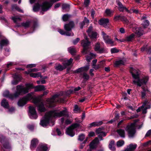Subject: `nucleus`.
Listing matches in <instances>:
<instances>
[{"label":"nucleus","mask_w":151,"mask_h":151,"mask_svg":"<svg viewBox=\"0 0 151 151\" xmlns=\"http://www.w3.org/2000/svg\"><path fill=\"white\" fill-rule=\"evenodd\" d=\"M121 19L122 21L124 22V23H127L129 22L127 19L124 16H121Z\"/></svg>","instance_id":"obj_47"},{"label":"nucleus","mask_w":151,"mask_h":151,"mask_svg":"<svg viewBox=\"0 0 151 151\" xmlns=\"http://www.w3.org/2000/svg\"><path fill=\"white\" fill-rule=\"evenodd\" d=\"M149 25V22L147 20H145L143 24V27L144 29L147 28Z\"/></svg>","instance_id":"obj_43"},{"label":"nucleus","mask_w":151,"mask_h":151,"mask_svg":"<svg viewBox=\"0 0 151 151\" xmlns=\"http://www.w3.org/2000/svg\"><path fill=\"white\" fill-rule=\"evenodd\" d=\"M95 51L97 52L103 53L105 52L106 50L104 47H101L100 44L99 42L96 43L94 47Z\"/></svg>","instance_id":"obj_13"},{"label":"nucleus","mask_w":151,"mask_h":151,"mask_svg":"<svg viewBox=\"0 0 151 151\" xmlns=\"http://www.w3.org/2000/svg\"><path fill=\"white\" fill-rule=\"evenodd\" d=\"M141 50L142 51H146L147 53L149 54L151 53V48L150 47H147V46L143 47L141 48Z\"/></svg>","instance_id":"obj_29"},{"label":"nucleus","mask_w":151,"mask_h":151,"mask_svg":"<svg viewBox=\"0 0 151 151\" xmlns=\"http://www.w3.org/2000/svg\"><path fill=\"white\" fill-rule=\"evenodd\" d=\"M97 61V60L96 59L94 60L93 61V68H94L95 69H97L101 67L102 66L104 63V62L101 61L100 62V64L99 65H95Z\"/></svg>","instance_id":"obj_23"},{"label":"nucleus","mask_w":151,"mask_h":151,"mask_svg":"<svg viewBox=\"0 0 151 151\" xmlns=\"http://www.w3.org/2000/svg\"><path fill=\"white\" fill-rule=\"evenodd\" d=\"M55 69L57 70L61 71L66 68V67L60 64H56L55 66Z\"/></svg>","instance_id":"obj_24"},{"label":"nucleus","mask_w":151,"mask_h":151,"mask_svg":"<svg viewBox=\"0 0 151 151\" xmlns=\"http://www.w3.org/2000/svg\"><path fill=\"white\" fill-rule=\"evenodd\" d=\"M58 31L62 35H65L68 36H73L74 35L73 33L72 32H65L64 30L60 29H59Z\"/></svg>","instance_id":"obj_25"},{"label":"nucleus","mask_w":151,"mask_h":151,"mask_svg":"<svg viewBox=\"0 0 151 151\" xmlns=\"http://www.w3.org/2000/svg\"><path fill=\"white\" fill-rule=\"evenodd\" d=\"M35 91H39L45 90V86L43 85H38L35 87Z\"/></svg>","instance_id":"obj_27"},{"label":"nucleus","mask_w":151,"mask_h":151,"mask_svg":"<svg viewBox=\"0 0 151 151\" xmlns=\"http://www.w3.org/2000/svg\"><path fill=\"white\" fill-rule=\"evenodd\" d=\"M69 5L67 4H64L62 6V9H64L67 8H69Z\"/></svg>","instance_id":"obj_51"},{"label":"nucleus","mask_w":151,"mask_h":151,"mask_svg":"<svg viewBox=\"0 0 151 151\" xmlns=\"http://www.w3.org/2000/svg\"><path fill=\"white\" fill-rule=\"evenodd\" d=\"M137 145L136 144H130L128 146L127 148L125 150V151H134L137 147Z\"/></svg>","instance_id":"obj_21"},{"label":"nucleus","mask_w":151,"mask_h":151,"mask_svg":"<svg viewBox=\"0 0 151 151\" xmlns=\"http://www.w3.org/2000/svg\"><path fill=\"white\" fill-rule=\"evenodd\" d=\"M8 41L5 40H3L1 41L0 45L1 47L4 46L8 44Z\"/></svg>","instance_id":"obj_37"},{"label":"nucleus","mask_w":151,"mask_h":151,"mask_svg":"<svg viewBox=\"0 0 151 151\" xmlns=\"http://www.w3.org/2000/svg\"><path fill=\"white\" fill-rule=\"evenodd\" d=\"M111 53H115L118 52V50L116 48L111 49Z\"/></svg>","instance_id":"obj_50"},{"label":"nucleus","mask_w":151,"mask_h":151,"mask_svg":"<svg viewBox=\"0 0 151 151\" xmlns=\"http://www.w3.org/2000/svg\"><path fill=\"white\" fill-rule=\"evenodd\" d=\"M12 19L15 23H17L21 21V19L17 16H15L12 17Z\"/></svg>","instance_id":"obj_39"},{"label":"nucleus","mask_w":151,"mask_h":151,"mask_svg":"<svg viewBox=\"0 0 151 151\" xmlns=\"http://www.w3.org/2000/svg\"><path fill=\"white\" fill-rule=\"evenodd\" d=\"M117 132L120 137L122 138L125 137V132L124 130L120 129L117 130Z\"/></svg>","instance_id":"obj_28"},{"label":"nucleus","mask_w":151,"mask_h":151,"mask_svg":"<svg viewBox=\"0 0 151 151\" xmlns=\"http://www.w3.org/2000/svg\"><path fill=\"white\" fill-rule=\"evenodd\" d=\"M102 124V121L99 122H93L89 124V127H91L93 126H98L101 125Z\"/></svg>","instance_id":"obj_31"},{"label":"nucleus","mask_w":151,"mask_h":151,"mask_svg":"<svg viewBox=\"0 0 151 151\" xmlns=\"http://www.w3.org/2000/svg\"><path fill=\"white\" fill-rule=\"evenodd\" d=\"M151 135V129L149 130L148 131L146 134L145 136L148 137Z\"/></svg>","instance_id":"obj_59"},{"label":"nucleus","mask_w":151,"mask_h":151,"mask_svg":"<svg viewBox=\"0 0 151 151\" xmlns=\"http://www.w3.org/2000/svg\"><path fill=\"white\" fill-rule=\"evenodd\" d=\"M96 132L97 134H99L98 137L100 139V140H102V137L105 136L106 135V133L104 132L103 129L99 128L96 130Z\"/></svg>","instance_id":"obj_17"},{"label":"nucleus","mask_w":151,"mask_h":151,"mask_svg":"<svg viewBox=\"0 0 151 151\" xmlns=\"http://www.w3.org/2000/svg\"><path fill=\"white\" fill-rule=\"evenodd\" d=\"M84 40H83L81 41V45L83 47V52L89 48V46L91 44V42L89 41L88 38L86 35H84Z\"/></svg>","instance_id":"obj_8"},{"label":"nucleus","mask_w":151,"mask_h":151,"mask_svg":"<svg viewBox=\"0 0 151 151\" xmlns=\"http://www.w3.org/2000/svg\"><path fill=\"white\" fill-rule=\"evenodd\" d=\"M80 40L79 38H77L76 39L73 41V43L74 45L76 44Z\"/></svg>","instance_id":"obj_56"},{"label":"nucleus","mask_w":151,"mask_h":151,"mask_svg":"<svg viewBox=\"0 0 151 151\" xmlns=\"http://www.w3.org/2000/svg\"><path fill=\"white\" fill-rule=\"evenodd\" d=\"M87 32L88 35L92 40L96 38L98 34L96 32L93 31V27L91 26L89 27L88 30H87Z\"/></svg>","instance_id":"obj_10"},{"label":"nucleus","mask_w":151,"mask_h":151,"mask_svg":"<svg viewBox=\"0 0 151 151\" xmlns=\"http://www.w3.org/2000/svg\"><path fill=\"white\" fill-rule=\"evenodd\" d=\"M33 93H30L20 99L18 102V105L20 106H23L26 104L28 101L33 99V102L37 107L38 111L41 112L45 111L46 109L41 98L37 97L33 98Z\"/></svg>","instance_id":"obj_1"},{"label":"nucleus","mask_w":151,"mask_h":151,"mask_svg":"<svg viewBox=\"0 0 151 151\" xmlns=\"http://www.w3.org/2000/svg\"><path fill=\"white\" fill-rule=\"evenodd\" d=\"M85 136L83 134H82L79 136L78 139L81 141H82L85 138Z\"/></svg>","instance_id":"obj_46"},{"label":"nucleus","mask_w":151,"mask_h":151,"mask_svg":"<svg viewBox=\"0 0 151 151\" xmlns=\"http://www.w3.org/2000/svg\"><path fill=\"white\" fill-rule=\"evenodd\" d=\"M30 130H32L34 129V126L32 125H29L27 127Z\"/></svg>","instance_id":"obj_63"},{"label":"nucleus","mask_w":151,"mask_h":151,"mask_svg":"<svg viewBox=\"0 0 151 151\" xmlns=\"http://www.w3.org/2000/svg\"><path fill=\"white\" fill-rule=\"evenodd\" d=\"M114 145V141H111L109 144V147L111 150L113 151H114L115 150Z\"/></svg>","instance_id":"obj_33"},{"label":"nucleus","mask_w":151,"mask_h":151,"mask_svg":"<svg viewBox=\"0 0 151 151\" xmlns=\"http://www.w3.org/2000/svg\"><path fill=\"white\" fill-rule=\"evenodd\" d=\"M36 66V65L35 64H30L27 65V68H32L35 67Z\"/></svg>","instance_id":"obj_55"},{"label":"nucleus","mask_w":151,"mask_h":151,"mask_svg":"<svg viewBox=\"0 0 151 151\" xmlns=\"http://www.w3.org/2000/svg\"><path fill=\"white\" fill-rule=\"evenodd\" d=\"M13 8L17 10H18L19 11L21 12L22 10L19 8L16 5H14L13 6Z\"/></svg>","instance_id":"obj_52"},{"label":"nucleus","mask_w":151,"mask_h":151,"mask_svg":"<svg viewBox=\"0 0 151 151\" xmlns=\"http://www.w3.org/2000/svg\"><path fill=\"white\" fill-rule=\"evenodd\" d=\"M36 150L37 151H48V148L46 144L41 143L39 144Z\"/></svg>","instance_id":"obj_15"},{"label":"nucleus","mask_w":151,"mask_h":151,"mask_svg":"<svg viewBox=\"0 0 151 151\" xmlns=\"http://www.w3.org/2000/svg\"><path fill=\"white\" fill-rule=\"evenodd\" d=\"M80 125L78 123H75L72 124L67 129L66 133L67 134L71 137H73L75 135L74 129L76 128L80 127Z\"/></svg>","instance_id":"obj_7"},{"label":"nucleus","mask_w":151,"mask_h":151,"mask_svg":"<svg viewBox=\"0 0 151 151\" xmlns=\"http://www.w3.org/2000/svg\"><path fill=\"white\" fill-rule=\"evenodd\" d=\"M67 114V111L66 109L61 111L58 110L50 111L45 114L43 119L41 121L40 124L43 127L46 126L49 123L50 126H53L54 123L52 121V118L60 117L66 115Z\"/></svg>","instance_id":"obj_2"},{"label":"nucleus","mask_w":151,"mask_h":151,"mask_svg":"<svg viewBox=\"0 0 151 151\" xmlns=\"http://www.w3.org/2000/svg\"><path fill=\"white\" fill-rule=\"evenodd\" d=\"M99 24L105 28H108L109 25V20L108 19H100L99 22Z\"/></svg>","instance_id":"obj_18"},{"label":"nucleus","mask_w":151,"mask_h":151,"mask_svg":"<svg viewBox=\"0 0 151 151\" xmlns=\"http://www.w3.org/2000/svg\"><path fill=\"white\" fill-rule=\"evenodd\" d=\"M73 61V59L70 58L69 60H64L63 62V65L66 67V68L67 66H68L71 64Z\"/></svg>","instance_id":"obj_26"},{"label":"nucleus","mask_w":151,"mask_h":151,"mask_svg":"<svg viewBox=\"0 0 151 151\" xmlns=\"http://www.w3.org/2000/svg\"><path fill=\"white\" fill-rule=\"evenodd\" d=\"M89 3V0H85L84 2V4L86 6H88Z\"/></svg>","instance_id":"obj_60"},{"label":"nucleus","mask_w":151,"mask_h":151,"mask_svg":"<svg viewBox=\"0 0 151 151\" xmlns=\"http://www.w3.org/2000/svg\"><path fill=\"white\" fill-rule=\"evenodd\" d=\"M68 51L72 55H74L76 52L75 49L72 47H70L68 48Z\"/></svg>","instance_id":"obj_36"},{"label":"nucleus","mask_w":151,"mask_h":151,"mask_svg":"<svg viewBox=\"0 0 151 151\" xmlns=\"http://www.w3.org/2000/svg\"><path fill=\"white\" fill-rule=\"evenodd\" d=\"M38 71V70L36 68L30 69L28 70L29 72H37Z\"/></svg>","instance_id":"obj_58"},{"label":"nucleus","mask_w":151,"mask_h":151,"mask_svg":"<svg viewBox=\"0 0 151 151\" xmlns=\"http://www.w3.org/2000/svg\"><path fill=\"white\" fill-rule=\"evenodd\" d=\"M1 105L4 108H7L9 107L8 102L5 99H4L2 101Z\"/></svg>","instance_id":"obj_32"},{"label":"nucleus","mask_w":151,"mask_h":151,"mask_svg":"<svg viewBox=\"0 0 151 151\" xmlns=\"http://www.w3.org/2000/svg\"><path fill=\"white\" fill-rule=\"evenodd\" d=\"M74 24L73 21L70 22L69 23L65 24L64 28L66 31H70L74 27Z\"/></svg>","instance_id":"obj_16"},{"label":"nucleus","mask_w":151,"mask_h":151,"mask_svg":"<svg viewBox=\"0 0 151 151\" xmlns=\"http://www.w3.org/2000/svg\"><path fill=\"white\" fill-rule=\"evenodd\" d=\"M144 29L142 27H134L133 29V31L138 37H140L144 33Z\"/></svg>","instance_id":"obj_12"},{"label":"nucleus","mask_w":151,"mask_h":151,"mask_svg":"<svg viewBox=\"0 0 151 151\" xmlns=\"http://www.w3.org/2000/svg\"><path fill=\"white\" fill-rule=\"evenodd\" d=\"M129 12H133L135 13L136 14H137L139 13V11L137 9H131L129 10Z\"/></svg>","instance_id":"obj_48"},{"label":"nucleus","mask_w":151,"mask_h":151,"mask_svg":"<svg viewBox=\"0 0 151 151\" xmlns=\"http://www.w3.org/2000/svg\"><path fill=\"white\" fill-rule=\"evenodd\" d=\"M71 123V121L68 119H67L65 121V123L67 125L69 124H70Z\"/></svg>","instance_id":"obj_64"},{"label":"nucleus","mask_w":151,"mask_h":151,"mask_svg":"<svg viewBox=\"0 0 151 151\" xmlns=\"http://www.w3.org/2000/svg\"><path fill=\"white\" fill-rule=\"evenodd\" d=\"M83 72L87 71L89 68V65L82 67Z\"/></svg>","instance_id":"obj_49"},{"label":"nucleus","mask_w":151,"mask_h":151,"mask_svg":"<svg viewBox=\"0 0 151 151\" xmlns=\"http://www.w3.org/2000/svg\"><path fill=\"white\" fill-rule=\"evenodd\" d=\"M124 143V141L123 140H121L118 141L117 142V146L118 147H120L122 146Z\"/></svg>","instance_id":"obj_42"},{"label":"nucleus","mask_w":151,"mask_h":151,"mask_svg":"<svg viewBox=\"0 0 151 151\" xmlns=\"http://www.w3.org/2000/svg\"><path fill=\"white\" fill-rule=\"evenodd\" d=\"M69 17V15L67 14L64 15L62 17L63 20L64 21H67Z\"/></svg>","instance_id":"obj_44"},{"label":"nucleus","mask_w":151,"mask_h":151,"mask_svg":"<svg viewBox=\"0 0 151 151\" xmlns=\"http://www.w3.org/2000/svg\"><path fill=\"white\" fill-rule=\"evenodd\" d=\"M81 75L82 76V77L84 80H87L89 78V76L86 73H83L81 74Z\"/></svg>","instance_id":"obj_35"},{"label":"nucleus","mask_w":151,"mask_h":151,"mask_svg":"<svg viewBox=\"0 0 151 151\" xmlns=\"http://www.w3.org/2000/svg\"><path fill=\"white\" fill-rule=\"evenodd\" d=\"M88 135L90 137H93L95 135V133L94 132H89L88 133Z\"/></svg>","instance_id":"obj_57"},{"label":"nucleus","mask_w":151,"mask_h":151,"mask_svg":"<svg viewBox=\"0 0 151 151\" xmlns=\"http://www.w3.org/2000/svg\"><path fill=\"white\" fill-rule=\"evenodd\" d=\"M102 34L103 36V38L106 43L110 45L111 46H113L115 45L114 42L111 39L110 36L107 35L104 32H102Z\"/></svg>","instance_id":"obj_9"},{"label":"nucleus","mask_w":151,"mask_h":151,"mask_svg":"<svg viewBox=\"0 0 151 151\" xmlns=\"http://www.w3.org/2000/svg\"><path fill=\"white\" fill-rule=\"evenodd\" d=\"M130 71L133 78V84L136 85L137 86H141L143 84H145L147 82L148 80L147 77H144L142 79H140L139 75L140 71L139 70L132 68Z\"/></svg>","instance_id":"obj_4"},{"label":"nucleus","mask_w":151,"mask_h":151,"mask_svg":"<svg viewBox=\"0 0 151 151\" xmlns=\"http://www.w3.org/2000/svg\"><path fill=\"white\" fill-rule=\"evenodd\" d=\"M99 141L97 138H96L89 145L90 148L93 149L96 148L97 146Z\"/></svg>","instance_id":"obj_20"},{"label":"nucleus","mask_w":151,"mask_h":151,"mask_svg":"<svg viewBox=\"0 0 151 151\" xmlns=\"http://www.w3.org/2000/svg\"><path fill=\"white\" fill-rule=\"evenodd\" d=\"M32 85L31 84H26L25 87L22 85H18L16 86L17 91L14 94H9L8 91H6L3 93L4 97H8L9 98L13 99L19 96L22 94H25L29 92V90L33 88Z\"/></svg>","instance_id":"obj_3"},{"label":"nucleus","mask_w":151,"mask_h":151,"mask_svg":"<svg viewBox=\"0 0 151 151\" xmlns=\"http://www.w3.org/2000/svg\"><path fill=\"white\" fill-rule=\"evenodd\" d=\"M29 111L31 114L30 117L32 119H36L37 116L35 108L33 106H29Z\"/></svg>","instance_id":"obj_14"},{"label":"nucleus","mask_w":151,"mask_h":151,"mask_svg":"<svg viewBox=\"0 0 151 151\" xmlns=\"http://www.w3.org/2000/svg\"><path fill=\"white\" fill-rule=\"evenodd\" d=\"M125 130L127 132L129 137H133L136 132L135 122L128 124L125 128Z\"/></svg>","instance_id":"obj_6"},{"label":"nucleus","mask_w":151,"mask_h":151,"mask_svg":"<svg viewBox=\"0 0 151 151\" xmlns=\"http://www.w3.org/2000/svg\"><path fill=\"white\" fill-rule=\"evenodd\" d=\"M22 25L25 28H27L29 27L30 24V22L28 21L25 22H24L22 23Z\"/></svg>","instance_id":"obj_41"},{"label":"nucleus","mask_w":151,"mask_h":151,"mask_svg":"<svg viewBox=\"0 0 151 151\" xmlns=\"http://www.w3.org/2000/svg\"><path fill=\"white\" fill-rule=\"evenodd\" d=\"M39 142L38 141L37 139H32L30 145V148L31 149H33L35 148Z\"/></svg>","instance_id":"obj_22"},{"label":"nucleus","mask_w":151,"mask_h":151,"mask_svg":"<svg viewBox=\"0 0 151 151\" xmlns=\"http://www.w3.org/2000/svg\"><path fill=\"white\" fill-rule=\"evenodd\" d=\"M117 4L118 6V9L120 12H123L125 11L129 12V10L120 1H117Z\"/></svg>","instance_id":"obj_19"},{"label":"nucleus","mask_w":151,"mask_h":151,"mask_svg":"<svg viewBox=\"0 0 151 151\" xmlns=\"http://www.w3.org/2000/svg\"><path fill=\"white\" fill-rule=\"evenodd\" d=\"M15 65V64L12 62H10L8 63L7 64V68H8L10 66H11L13 65Z\"/></svg>","instance_id":"obj_53"},{"label":"nucleus","mask_w":151,"mask_h":151,"mask_svg":"<svg viewBox=\"0 0 151 151\" xmlns=\"http://www.w3.org/2000/svg\"><path fill=\"white\" fill-rule=\"evenodd\" d=\"M18 81L17 80H14L12 82V84L13 85H16L18 83Z\"/></svg>","instance_id":"obj_61"},{"label":"nucleus","mask_w":151,"mask_h":151,"mask_svg":"<svg viewBox=\"0 0 151 151\" xmlns=\"http://www.w3.org/2000/svg\"><path fill=\"white\" fill-rule=\"evenodd\" d=\"M59 96V94H56L54 95L51 99H48L47 100V104H49L50 107L53 106L51 105L52 104L58 101V98Z\"/></svg>","instance_id":"obj_11"},{"label":"nucleus","mask_w":151,"mask_h":151,"mask_svg":"<svg viewBox=\"0 0 151 151\" xmlns=\"http://www.w3.org/2000/svg\"><path fill=\"white\" fill-rule=\"evenodd\" d=\"M52 4L48 1H45L43 2L42 5L40 6L39 4H37L34 6L33 10L34 11H38L41 8L43 11L45 12L48 10L52 6Z\"/></svg>","instance_id":"obj_5"},{"label":"nucleus","mask_w":151,"mask_h":151,"mask_svg":"<svg viewBox=\"0 0 151 151\" xmlns=\"http://www.w3.org/2000/svg\"><path fill=\"white\" fill-rule=\"evenodd\" d=\"M134 34H132L129 36H127L126 38V40L128 41H132L134 37Z\"/></svg>","instance_id":"obj_38"},{"label":"nucleus","mask_w":151,"mask_h":151,"mask_svg":"<svg viewBox=\"0 0 151 151\" xmlns=\"http://www.w3.org/2000/svg\"><path fill=\"white\" fill-rule=\"evenodd\" d=\"M124 63V62L122 60H119L116 61L115 62V64L116 65H123Z\"/></svg>","instance_id":"obj_45"},{"label":"nucleus","mask_w":151,"mask_h":151,"mask_svg":"<svg viewBox=\"0 0 151 151\" xmlns=\"http://www.w3.org/2000/svg\"><path fill=\"white\" fill-rule=\"evenodd\" d=\"M30 76L33 78H36L40 77L42 78V76H41V73L40 72H38L36 73H32L29 74Z\"/></svg>","instance_id":"obj_30"},{"label":"nucleus","mask_w":151,"mask_h":151,"mask_svg":"<svg viewBox=\"0 0 151 151\" xmlns=\"http://www.w3.org/2000/svg\"><path fill=\"white\" fill-rule=\"evenodd\" d=\"M83 72V71L82 67L78 69L75 71V72L76 73H79Z\"/></svg>","instance_id":"obj_54"},{"label":"nucleus","mask_w":151,"mask_h":151,"mask_svg":"<svg viewBox=\"0 0 151 151\" xmlns=\"http://www.w3.org/2000/svg\"><path fill=\"white\" fill-rule=\"evenodd\" d=\"M148 103V102L146 100L144 102L143 105L139 107V108L137 110V112H140L141 110H142V109L144 108V106Z\"/></svg>","instance_id":"obj_34"},{"label":"nucleus","mask_w":151,"mask_h":151,"mask_svg":"<svg viewBox=\"0 0 151 151\" xmlns=\"http://www.w3.org/2000/svg\"><path fill=\"white\" fill-rule=\"evenodd\" d=\"M114 12L112 10H111L109 9H107L105 11V13L108 16H110L113 14Z\"/></svg>","instance_id":"obj_40"},{"label":"nucleus","mask_w":151,"mask_h":151,"mask_svg":"<svg viewBox=\"0 0 151 151\" xmlns=\"http://www.w3.org/2000/svg\"><path fill=\"white\" fill-rule=\"evenodd\" d=\"M120 32L122 33H124L125 32V30L123 28H121L119 29Z\"/></svg>","instance_id":"obj_62"}]
</instances>
